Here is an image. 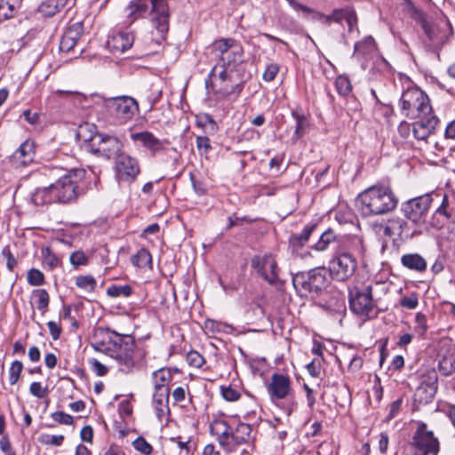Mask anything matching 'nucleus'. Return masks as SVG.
<instances>
[{"mask_svg":"<svg viewBox=\"0 0 455 455\" xmlns=\"http://www.w3.org/2000/svg\"><path fill=\"white\" fill-rule=\"evenodd\" d=\"M2 256L6 259V267L9 271H13L17 266V259L11 251L10 246L6 245L2 250Z\"/></svg>","mask_w":455,"mask_h":455,"instance_id":"nucleus-57","label":"nucleus"},{"mask_svg":"<svg viewBox=\"0 0 455 455\" xmlns=\"http://www.w3.org/2000/svg\"><path fill=\"white\" fill-rule=\"evenodd\" d=\"M132 292V288L131 285H117L112 284L108 287L107 294L112 298H117L120 296L129 297Z\"/></svg>","mask_w":455,"mask_h":455,"instance_id":"nucleus-42","label":"nucleus"},{"mask_svg":"<svg viewBox=\"0 0 455 455\" xmlns=\"http://www.w3.org/2000/svg\"><path fill=\"white\" fill-rule=\"evenodd\" d=\"M431 203V196L426 194L403 203L401 210L407 220L418 226V224L425 222V218L428 212Z\"/></svg>","mask_w":455,"mask_h":455,"instance_id":"nucleus-14","label":"nucleus"},{"mask_svg":"<svg viewBox=\"0 0 455 455\" xmlns=\"http://www.w3.org/2000/svg\"><path fill=\"white\" fill-rule=\"evenodd\" d=\"M0 450L5 455H16L7 435H4L0 439Z\"/></svg>","mask_w":455,"mask_h":455,"instance_id":"nucleus-63","label":"nucleus"},{"mask_svg":"<svg viewBox=\"0 0 455 455\" xmlns=\"http://www.w3.org/2000/svg\"><path fill=\"white\" fill-rule=\"evenodd\" d=\"M83 34L84 23L82 21L69 25L61 36L60 50L65 52H70Z\"/></svg>","mask_w":455,"mask_h":455,"instance_id":"nucleus-21","label":"nucleus"},{"mask_svg":"<svg viewBox=\"0 0 455 455\" xmlns=\"http://www.w3.org/2000/svg\"><path fill=\"white\" fill-rule=\"evenodd\" d=\"M69 260L76 267L79 266H85L88 263V258L82 251H76L71 253Z\"/></svg>","mask_w":455,"mask_h":455,"instance_id":"nucleus-55","label":"nucleus"},{"mask_svg":"<svg viewBox=\"0 0 455 455\" xmlns=\"http://www.w3.org/2000/svg\"><path fill=\"white\" fill-rule=\"evenodd\" d=\"M187 362L192 367L200 368L205 363V360L197 351L191 350L187 354Z\"/></svg>","mask_w":455,"mask_h":455,"instance_id":"nucleus-53","label":"nucleus"},{"mask_svg":"<svg viewBox=\"0 0 455 455\" xmlns=\"http://www.w3.org/2000/svg\"><path fill=\"white\" fill-rule=\"evenodd\" d=\"M361 244V240L357 237L338 234L333 228H329L321 234L312 248L317 251L334 250V252H338L341 250L358 249Z\"/></svg>","mask_w":455,"mask_h":455,"instance_id":"nucleus-10","label":"nucleus"},{"mask_svg":"<svg viewBox=\"0 0 455 455\" xmlns=\"http://www.w3.org/2000/svg\"><path fill=\"white\" fill-rule=\"evenodd\" d=\"M140 172L138 159L123 152L115 162V174L118 181H134Z\"/></svg>","mask_w":455,"mask_h":455,"instance_id":"nucleus-15","label":"nucleus"},{"mask_svg":"<svg viewBox=\"0 0 455 455\" xmlns=\"http://www.w3.org/2000/svg\"><path fill=\"white\" fill-rule=\"evenodd\" d=\"M356 250H341L334 252V256L329 263L328 276L330 275L339 282L349 279L357 267V261L354 256Z\"/></svg>","mask_w":455,"mask_h":455,"instance_id":"nucleus-9","label":"nucleus"},{"mask_svg":"<svg viewBox=\"0 0 455 455\" xmlns=\"http://www.w3.org/2000/svg\"><path fill=\"white\" fill-rule=\"evenodd\" d=\"M91 347L113 358L124 373L132 372L139 362L135 339L109 328L96 327L91 338Z\"/></svg>","mask_w":455,"mask_h":455,"instance_id":"nucleus-1","label":"nucleus"},{"mask_svg":"<svg viewBox=\"0 0 455 455\" xmlns=\"http://www.w3.org/2000/svg\"><path fill=\"white\" fill-rule=\"evenodd\" d=\"M233 435V428L229 427L228 430L222 431L215 436L220 446L227 452L234 451Z\"/></svg>","mask_w":455,"mask_h":455,"instance_id":"nucleus-37","label":"nucleus"},{"mask_svg":"<svg viewBox=\"0 0 455 455\" xmlns=\"http://www.w3.org/2000/svg\"><path fill=\"white\" fill-rule=\"evenodd\" d=\"M170 388L155 390L153 394V407L156 417L161 420L165 414L170 413L169 408Z\"/></svg>","mask_w":455,"mask_h":455,"instance_id":"nucleus-25","label":"nucleus"},{"mask_svg":"<svg viewBox=\"0 0 455 455\" xmlns=\"http://www.w3.org/2000/svg\"><path fill=\"white\" fill-rule=\"evenodd\" d=\"M359 211L364 217L383 215L394 211L398 198L390 187L372 186L357 197Z\"/></svg>","mask_w":455,"mask_h":455,"instance_id":"nucleus-3","label":"nucleus"},{"mask_svg":"<svg viewBox=\"0 0 455 455\" xmlns=\"http://www.w3.org/2000/svg\"><path fill=\"white\" fill-rule=\"evenodd\" d=\"M279 72V66L276 63H270L267 66L264 73H263V80L266 82H271L273 81L277 73Z\"/></svg>","mask_w":455,"mask_h":455,"instance_id":"nucleus-62","label":"nucleus"},{"mask_svg":"<svg viewBox=\"0 0 455 455\" xmlns=\"http://www.w3.org/2000/svg\"><path fill=\"white\" fill-rule=\"evenodd\" d=\"M23 369V364L20 361H14L9 370V382L11 385L16 384L20 379V373Z\"/></svg>","mask_w":455,"mask_h":455,"instance_id":"nucleus-51","label":"nucleus"},{"mask_svg":"<svg viewBox=\"0 0 455 455\" xmlns=\"http://www.w3.org/2000/svg\"><path fill=\"white\" fill-rule=\"evenodd\" d=\"M420 24L427 38L432 42L436 41L439 31L437 26L427 21L425 18L420 19Z\"/></svg>","mask_w":455,"mask_h":455,"instance_id":"nucleus-47","label":"nucleus"},{"mask_svg":"<svg viewBox=\"0 0 455 455\" xmlns=\"http://www.w3.org/2000/svg\"><path fill=\"white\" fill-rule=\"evenodd\" d=\"M419 299H418V294L415 292H412L410 296H403L400 299V305L403 307L408 308V309H414L418 307Z\"/></svg>","mask_w":455,"mask_h":455,"instance_id":"nucleus-58","label":"nucleus"},{"mask_svg":"<svg viewBox=\"0 0 455 455\" xmlns=\"http://www.w3.org/2000/svg\"><path fill=\"white\" fill-rule=\"evenodd\" d=\"M266 388L271 403L276 405L278 402L288 399L294 394L291 378L283 373H273Z\"/></svg>","mask_w":455,"mask_h":455,"instance_id":"nucleus-13","label":"nucleus"},{"mask_svg":"<svg viewBox=\"0 0 455 455\" xmlns=\"http://www.w3.org/2000/svg\"><path fill=\"white\" fill-rule=\"evenodd\" d=\"M76 285L78 288H80L82 290H84V291H86L88 292H92L96 289L97 281L91 275H79V276H77L76 278Z\"/></svg>","mask_w":455,"mask_h":455,"instance_id":"nucleus-41","label":"nucleus"},{"mask_svg":"<svg viewBox=\"0 0 455 455\" xmlns=\"http://www.w3.org/2000/svg\"><path fill=\"white\" fill-rule=\"evenodd\" d=\"M42 255L44 258V262L49 265V267L52 269L56 267L59 264V260L57 256L52 251L50 248H44L42 250Z\"/></svg>","mask_w":455,"mask_h":455,"instance_id":"nucleus-56","label":"nucleus"},{"mask_svg":"<svg viewBox=\"0 0 455 455\" xmlns=\"http://www.w3.org/2000/svg\"><path fill=\"white\" fill-rule=\"evenodd\" d=\"M419 120L412 124L414 137L417 140H424L433 133L439 123V119L433 115L421 116Z\"/></svg>","mask_w":455,"mask_h":455,"instance_id":"nucleus-20","label":"nucleus"},{"mask_svg":"<svg viewBox=\"0 0 455 455\" xmlns=\"http://www.w3.org/2000/svg\"><path fill=\"white\" fill-rule=\"evenodd\" d=\"M98 97L103 102L107 114L114 119L116 124H125L139 112L138 101L133 97L127 95L116 97L99 95Z\"/></svg>","mask_w":455,"mask_h":455,"instance_id":"nucleus-6","label":"nucleus"},{"mask_svg":"<svg viewBox=\"0 0 455 455\" xmlns=\"http://www.w3.org/2000/svg\"><path fill=\"white\" fill-rule=\"evenodd\" d=\"M252 426L247 423L239 422L233 428L234 450L243 443H247L251 439Z\"/></svg>","mask_w":455,"mask_h":455,"instance_id":"nucleus-30","label":"nucleus"},{"mask_svg":"<svg viewBox=\"0 0 455 455\" xmlns=\"http://www.w3.org/2000/svg\"><path fill=\"white\" fill-rule=\"evenodd\" d=\"M335 86L339 95L347 96L352 90L350 80L347 76H339L335 80Z\"/></svg>","mask_w":455,"mask_h":455,"instance_id":"nucleus-44","label":"nucleus"},{"mask_svg":"<svg viewBox=\"0 0 455 455\" xmlns=\"http://www.w3.org/2000/svg\"><path fill=\"white\" fill-rule=\"evenodd\" d=\"M28 283L33 286H39L44 283V275L42 271L31 268L27 275Z\"/></svg>","mask_w":455,"mask_h":455,"instance_id":"nucleus-50","label":"nucleus"},{"mask_svg":"<svg viewBox=\"0 0 455 455\" xmlns=\"http://www.w3.org/2000/svg\"><path fill=\"white\" fill-rule=\"evenodd\" d=\"M132 139L134 141H140L143 147L149 149L153 155L164 149V142L158 140L149 132L132 133Z\"/></svg>","mask_w":455,"mask_h":455,"instance_id":"nucleus-26","label":"nucleus"},{"mask_svg":"<svg viewBox=\"0 0 455 455\" xmlns=\"http://www.w3.org/2000/svg\"><path fill=\"white\" fill-rule=\"evenodd\" d=\"M51 417L54 421L60 424L72 425L74 423L73 417L64 411H59L52 412Z\"/></svg>","mask_w":455,"mask_h":455,"instance_id":"nucleus-59","label":"nucleus"},{"mask_svg":"<svg viewBox=\"0 0 455 455\" xmlns=\"http://www.w3.org/2000/svg\"><path fill=\"white\" fill-rule=\"evenodd\" d=\"M196 144L200 154H207L212 149L210 139L206 136H197Z\"/></svg>","mask_w":455,"mask_h":455,"instance_id":"nucleus-60","label":"nucleus"},{"mask_svg":"<svg viewBox=\"0 0 455 455\" xmlns=\"http://www.w3.org/2000/svg\"><path fill=\"white\" fill-rule=\"evenodd\" d=\"M68 0H45L39 5V12L44 16L52 17L63 8Z\"/></svg>","mask_w":455,"mask_h":455,"instance_id":"nucleus-34","label":"nucleus"},{"mask_svg":"<svg viewBox=\"0 0 455 455\" xmlns=\"http://www.w3.org/2000/svg\"><path fill=\"white\" fill-rule=\"evenodd\" d=\"M85 171L84 169L68 170L52 183L53 193L59 204H71L85 193L84 179Z\"/></svg>","mask_w":455,"mask_h":455,"instance_id":"nucleus-5","label":"nucleus"},{"mask_svg":"<svg viewBox=\"0 0 455 455\" xmlns=\"http://www.w3.org/2000/svg\"><path fill=\"white\" fill-rule=\"evenodd\" d=\"M291 116L296 121L294 136L299 139L304 135V130L307 126V118L303 114H299L297 111H292Z\"/></svg>","mask_w":455,"mask_h":455,"instance_id":"nucleus-45","label":"nucleus"},{"mask_svg":"<svg viewBox=\"0 0 455 455\" xmlns=\"http://www.w3.org/2000/svg\"><path fill=\"white\" fill-rule=\"evenodd\" d=\"M88 151L92 154L110 160L116 159L124 152V145L115 136L96 133L87 144Z\"/></svg>","mask_w":455,"mask_h":455,"instance_id":"nucleus-11","label":"nucleus"},{"mask_svg":"<svg viewBox=\"0 0 455 455\" xmlns=\"http://www.w3.org/2000/svg\"><path fill=\"white\" fill-rule=\"evenodd\" d=\"M231 426L221 418H216L210 423V433L212 435L216 436L222 431H227Z\"/></svg>","mask_w":455,"mask_h":455,"instance_id":"nucleus-46","label":"nucleus"},{"mask_svg":"<svg viewBox=\"0 0 455 455\" xmlns=\"http://www.w3.org/2000/svg\"><path fill=\"white\" fill-rule=\"evenodd\" d=\"M132 264L138 267H146L151 266L152 256L150 252L141 248L132 259Z\"/></svg>","mask_w":455,"mask_h":455,"instance_id":"nucleus-39","label":"nucleus"},{"mask_svg":"<svg viewBox=\"0 0 455 455\" xmlns=\"http://www.w3.org/2000/svg\"><path fill=\"white\" fill-rule=\"evenodd\" d=\"M29 392L37 398H44L48 394L47 387H43L40 382H32L29 387Z\"/></svg>","mask_w":455,"mask_h":455,"instance_id":"nucleus-61","label":"nucleus"},{"mask_svg":"<svg viewBox=\"0 0 455 455\" xmlns=\"http://www.w3.org/2000/svg\"><path fill=\"white\" fill-rule=\"evenodd\" d=\"M153 30L150 33L146 34L142 40L137 39L135 47L139 48L144 54H152L157 52V48L162 45L164 42L156 43L155 40H151L148 36L156 38L158 36V32L153 27Z\"/></svg>","mask_w":455,"mask_h":455,"instance_id":"nucleus-29","label":"nucleus"},{"mask_svg":"<svg viewBox=\"0 0 455 455\" xmlns=\"http://www.w3.org/2000/svg\"><path fill=\"white\" fill-rule=\"evenodd\" d=\"M348 304L350 310L356 315L371 318V313L375 307L372 298V287L353 286L348 289Z\"/></svg>","mask_w":455,"mask_h":455,"instance_id":"nucleus-12","label":"nucleus"},{"mask_svg":"<svg viewBox=\"0 0 455 455\" xmlns=\"http://www.w3.org/2000/svg\"><path fill=\"white\" fill-rule=\"evenodd\" d=\"M133 448L143 455H150L153 451L152 445L142 436L137 437L132 442Z\"/></svg>","mask_w":455,"mask_h":455,"instance_id":"nucleus-49","label":"nucleus"},{"mask_svg":"<svg viewBox=\"0 0 455 455\" xmlns=\"http://www.w3.org/2000/svg\"><path fill=\"white\" fill-rule=\"evenodd\" d=\"M409 448L411 455H438L440 443L425 422L418 421Z\"/></svg>","mask_w":455,"mask_h":455,"instance_id":"nucleus-7","label":"nucleus"},{"mask_svg":"<svg viewBox=\"0 0 455 455\" xmlns=\"http://www.w3.org/2000/svg\"><path fill=\"white\" fill-rule=\"evenodd\" d=\"M220 392L222 397L228 402H235L241 397V393L230 386H221Z\"/></svg>","mask_w":455,"mask_h":455,"instance_id":"nucleus-54","label":"nucleus"},{"mask_svg":"<svg viewBox=\"0 0 455 455\" xmlns=\"http://www.w3.org/2000/svg\"><path fill=\"white\" fill-rule=\"evenodd\" d=\"M317 228L316 224L307 225L301 233L291 234L289 238V243L294 248L302 247L309 239L313 231Z\"/></svg>","mask_w":455,"mask_h":455,"instance_id":"nucleus-33","label":"nucleus"},{"mask_svg":"<svg viewBox=\"0 0 455 455\" xmlns=\"http://www.w3.org/2000/svg\"><path fill=\"white\" fill-rule=\"evenodd\" d=\"M171 379V373L168 370L164 368L157 370L153 372L154 387L155 390H160L161 388H169L166 383Z\"/></svg>","mask_w":455,"mask_h":455,"instance_id":"nucleus-40","label":"nucleus"},{"mask_svg":"<svg viewBox=\"0 0 455 455\" xmlns=\"http://www.w3.org/2000/svg\"><path fill=\"white\" fill-rule=\"evenodd\" d=\"M290 6L295 11H301L307 14L314 13V19L323 22L325 25H331L332 21L339 23L343 19V9H334L331 14L326 15L320 12H315L312 8L299 4L296 0H286Z\"/></svg>","mask_w":455,"mask_h":455,"instance_id":"nucleus-19","label":"nucleus"},{"mask_svg":"<svg viewBox=\"0 0 455 455\" xmlns=\"http://www.w3.org/2000/svg\"><path fill=\"white\" fill-rule=\"evenodd\" d=\"M239 43L233 38H221L212 43V48L221 56L226 55L230 50L234 49V45H238Z\"/></svg>","mask_w":455,"mask_h":455,"instance_id":"nucleus-36","label":"nucleus"},{"mask_svg":"<svg viewBox=\"0 0 455 455\" xmlns=\"http://www.w3.org/2000/svg\"><path fill=\"white\" fill-rule=\"evenodd\" d=\"M220 60L221 64L230 68L231 71H235L238 74L244 73L243 49L240 44L234 45V49L230 50L226 55L221 56Z\"/></svg>","mask_w":455,"mask_h":455,"instance_id":"nucleus-22","label":"nucleus"},{"mask_svg":"<svg viewBox=\"0 0 455 455\" xmlns=\"http://www.w3.org/2000/svg\"><path fill=\"white\" fill-rule=\"evenodd\" d=\"M220 67H221V70L218 73V79L220 82L218 86L220 87V85H223V84H228L235 83V76L233 75V73L235 71H231L230 68H228V67L224 66L223 64H221Z\"/></svg>","mask_w":455,"mask_h":455,"instance_id":"nucleus-48","label":"nucleus"},{"mask_svg":"<svg viewBox=\"0 0 455 455\" xmlns=\"http://www.w3.org/2000/svg\"><path fill=\"white\" fill-rule=\"evenodd\" d=\"M35 157V142L32 140H26L12 156L13 164L26 166L33 162Z\"/></svg>","mask_w":455,"mask_h":455,"instance_id":"nucleus-24","label":"nucleus"},{"mask_svg":"<svg viewBox=\"0 0 455 455\" xmlns=\"http://www.w3.org/2000/svg\"><path fill=\"white\" fill-rule=\"evenodd\" d=\"M415 327L414 330L419 336L423 337L427 331V317L424 314L419 312L415 316Z\"/></svg>","mask_w":455,"mask_h":455,"instance_id":"nucleus-52","label":"nucleus"},{"mask_svg":"<svg viewBox=\"0 0 455 455\" xmlns=\"http://www.w3.org/2000/svg\"><path fill=\"white\" fill-rule=\"evenodd\" d=\"M292 285L301 298L315 299L320 297L330 284L325 267H315L292 275Z\"/></svg>","mask_w":455,"mask_h":455,"instance_id":"nucleus-4","label":"nucleus"},{"mask_svg":"<svg viewBox=\"0 0 455 455\" xmlns=\"http://www.w3.org/2000/svg\"><path fill=\"white\" fill-rule=\"evenodd\" d=\"M18 4L19 0H0V20L12 18Z\"/></svg>","mask_w":455,"mask_h":455,"instance_id":"nucleus-38","label":"nucleus"},{"mask_svg":"<svg viewBox=\"0 0 455 455\" xmlns=\"http://www.w3.org/2000/svg\"><path fill=\"white\" fill-rule=\"evenodd\" d=\"M401 264L407 269L418 273H424L427 267V262L419 253H406L401 257Z\"/></svg>","mask_w":455,"mask_h":455,"instance_id":"nucleus-28","label":"nucleus"},{"mask_svg":"<svg viewBox=\"0 0 455 455\" xmlns=\"http://www.w3.org/2000/svg\"><path fill=\"white\" fill-rule=\"evenodd\" d=\"M421 234L419 228L409 223L399 217H394L387 220L384 228V235L387 236L396 235L401 241H407Z\"/></svg>","mask_w":455,"mask_h":455,"instance_id":"nucleus-16","label":"nucleus"},{"mask_svg":"<svg viewBox=\"0 0 455 455\" xmlns=\"http://www.w3.org/2000/svg\"><path fill=\"white\" fill-rule=\"evenodd\" d=\"M376 49V43L371 36L355 43L354 47V56L356 58L366 57L372 53Z\"/></svg>","mask_w":455,"mask_h":455,"instance_id":"nucleus-32","label":"nucleus"},{"mask_svg":"<svg viewBox=\"0 0 455 455\" xmlns=\"http://www.w3.org/2000/svg\"><path fill=\"white\" fill-rule=\"evenodd\" d=\"M108 46L113 52H124L130 49L135 41V36L130 31H118L108 40Z\"/></svg>","mask_w":455,"mask_h":455,"instance_id":"nucleus-23","label":"nucleus"},{"mask_svg":"<svg viewBox=\"0 0 455 455\" xmlns=\"http://www.w3.org/2000/svg\"><path fill=\"white\" fill-rule=\"evenodd\" d=\"M438 376L435 370L427 371L421 374L419 385L414 393V401L419 404H427L432 402L437 391Z\"/></svg>","mask_w":455,"mask_h":455,"instance_id":"nucleus-17","label":"nucleus"},{"mask_svg":"<svg viewBox=\"0 0 455 455\" xmlns=\"http://www.w3.org/2000/svg\"><path fill=\"white\" fill-rule=\"evenodd\" d=\"M251 266L269 284L274 285L277 283L278 267L272 254L254 256L251 260Z\"/></svg>","mask_w":455,"mask_h":455,"instance_id":"nucleus-18","label":"nucleus"},{"mask_svg":"<svg viewBox=\"0 0 455 455\" xmlns=\"http://www.w3.org/2000/svg\"><path fill=\"white\" fill-rule=\"evenodd\" d=\"M126 12L131 22L151 13L152 26L158 32V36L148 37L158 44L166 40L170 21V11L166 0H132L126 7Z\"/></svg>","mask_w":455,"mask_h":455,"instance_id":"nucleus-2","label":"nucleus"},{"mask_svg":"<svg viewBox=\"0 0 455 455\" xmlns=\"http://www.w3.org/2000/svg\"><path fill=\"white\" fill-rule=\"evenodd\" d=\"M31 203L36 206H44L57 203L52 184L48 187L37 188L31 194Z\"/></svg>","mask_w":455,"mask_h":455,"instance_id":"nucleus-27","label":"nucleus"},{"mask_svg":"<svg viewBox=\"0 0 455 455\" xmlns=\"http://www.w3.org/2000/svg\"><path fill=\"white\" fill-rule=\"evenodd\" d=\"M34 295L37 297L36 300V307L38 310L42 311L43 314L47 311L49 303H50V296L45 289H38L33 291Z\"/></svg>","mask_w":455,"mask_h":455,"instance_id":"nucleus-43","label":"nucleus"},{"mask_svg":"<svg viewBox=\"0 0 455 455\" xmlns=\"http://www.w3.org/2000/svg\"><path fill=\"white\" fill-rule=\"evenodd\" d=\"M449 200L446 195L443 196L441 205L435 211V218L441 217L442 220L436 223L438 228H442L447 225L452 217L451 212L448 211Z\"/></svg>","mask_w":455,"mask_h":455,"instance_id":"nucleus-35","label":"nucleus"},{"mask_svg":"<svg viewBox=\"0 0 455 455\" xmlns=\"http://www.w3.org/2000/svg\"><path fill=\"white\" fill-rule=\"evenodd\" d=\"M205 327L214 332L225 331L227 328H231L229 324L214 320H207L205 322Z\"/></svg>","mask_w":455,"mask_h":455,"instance_id":"nucleus-64","label":"nucleus"},{"mask_svg":"<svg viewBox=\"0 0 455 455\" xmlns=\"http://www.w3.org/2000/svg\"><path fill=\"white\" fill-rule=\"evenodd\" d=\"M236 76L237 79H235V83L220 85L216 92L225 98L229 97L232 94L239 96L244 86L243 73H236Z\"/></svg>","mask_w":455,"mask_h":455,"instance_id":"nucleus-31","label":"nucleus"},{"mask_svg":"<svg viewBox=\"0 0 455 455\" xmlns=\"http://www.w3.org/2000/svg\"><path fill=\"white\" fill-rule=\"evenodd\" d=\"M402 110L407 116L419 117L432 113L428 96L419 88H408L400 99Z\"/></svg>","mask_w":455,"mask_h":455,"instance_id":"nucleus-8","label":"nucleus"}]
</instances>
